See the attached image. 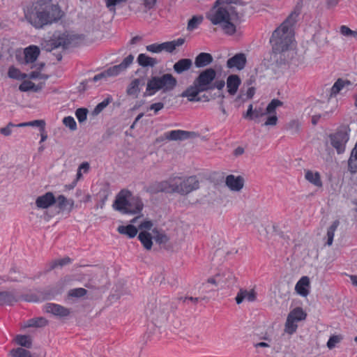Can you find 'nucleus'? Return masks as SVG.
<instances>
[{
    "label": "nucleus",
    "mask_w": 357,
    "mask_h": 357,
    "mask_svg": "<svg viewBox=\"0 0 357 357\" xmlns=\"http://www.w3.org/2000/svg\"><path fill=\"white\" fill-rule=\"evenodd\" d=\"M241 0H216L213 6L206 13V18L214 25H219L224 32L233 35L236 32V24L243 16Z\"/></svg>",
    "instance_id": "nucleus-1"
},
{
    "label": "nucleus",
    "mask_w": 357,
    "mask_h": 357,
    "mask_svg": "<svg viewBox=\"0 0 357 357\" xmlns=\"http://www.w3.org/2000/svg\"><path fill=\"white\" fill-rule=\"evenodd\" d=\"M63 16L64 12L61 7L52 0H38L24 12L26 21L36 29L57 23Z\"/></svg>",
    "instance_id": "nucleus-2"
},
{
    "label": "nucleus",
    "mask_w": 357,
    "mask_h": 357,
    "mask_svg": "<svg viewBox=\"0 0 357 357\" xmlns=\"http://www.w3.org/2000/svg\"><path fill=\"white\" fill-rule=\"evenodd\" d=\"M303 2H298L294 10L287 18L272 33L270 43L273 49L278 52L288 50L293 40V26L297 22V18L301 13Z\"/></svg>",
    "instance_id": "nucleus-3"
},
{
    "label": "nucleus",
    "mask_w": 357,
    "mask_h": 357,
    "mask_svg": "<svg viewBox=\"0 0 357 357\" xmlns=\"http://www.w3.org/2000/svg\"><path fill=\"white\" fill-rule=\"evenodd\" d=\"M216 77V71L212 68H206L201 71L194 79L192 85L189 86L182 92L181 96L187 98L190 102H199L202 100L199 94L204 91L211 90L212 82Z\"/></svg>",
    "instance_id": "nucleus-4"
},
{
    "label": "nucleus",
    "mask_w": 357,
    "mask_h": 357,
    "mask_svg": "<svg viewBox=\"0 0 357 357\" xmlns=\"http://www.w3.org/2000/svg\"><path fill=\"white\" fill-rule=\"evenodd\" d=\"M112 206L122 214L135 215L142 212L144 204L139 197L132 196L130 191L121 190L116 195Z\"/></svg>",
    "instance_id": "nucleus-5"
},
{
    "label": "nucleus",
    "mask_w": 357,
    "mask_h": 357,
    "mask_svg": "<svg viewBox=\"0 0 357 357\" xmlns=\"http://www.w3.org/2000/svg\"><path fill=\"white\" fill-rule=\"evenodd\" d=\"M177 85L176 79L169 73L161 76H152L148 79L144 97L155 95L158 91L167 93L172 91Z\"/></svg>",
    "instance_id": "nucleus-6"
},
{
    "label": "nucleus",
    "mask_w": 357,
    "mask_h": 357,
    "mask_svg": "<svg viewBox=\"0 0 357 357\" xmlns=\"http://www.w3.org/2000/svg\"><path fill=\"white\" fill-rule=\"evenodd\" d=\"M81 38L82 37L79 35L70 34L67 32L58 35L54 34L52 38L42 44V48L47 52H51L59 47L68 49L76 46Z\"/></svg>",
    "instance_id": "nucleus-7"
},
{
    "label": "nucleus",
    "mask_w": 357,
    "mask_h": 357,
    "mask_svg": "<svg viewBox=\"0 0 357 357\" xmlns=\"http://www.w3.org/2000/svg\"><path fill=\"white\" fill-rule=\"evenodd\" d=\"M172 190L181 195H187L199 188V180L197 176H176L172 178Z\"/></svg>",
    "instance_id": "nucleus-8"
},
{
    "label": "nucleus",
    "mask_w": 357,
    "mask_h": 357,
    "mask_svg": "<svg viewBox=\"0 0 357 357\" xmlns=\"http://www.w3.org/2000/svg\"><path fill=\"white\" fill-rule=\"evenodd\" d=\"M350 128L347 125L340 126L335 133L329 135L331 146L338 154L344 152L346 144L349 139Z\"/></svg>",
    "instance_id": "nucleus-9"
},
{
    "label": "nucleus",
    "mask_w": 357,
    "mask_h": 357,
    "mask_svg": "<svg viewBox=\"0 0 357 357\" xmlns=\"http://www.w3.org/2000/svg\"><path fill=\"white\" fill-rule=\"evenodd\" d=\"M133 60L134 56L132 54H129L122 61L121 63L113 66L107 68L106 70L96 75L93 77L92 80L93 82H97L108 77L117 76L123 72L126 71L127 68L132 63Z\"/></svg>",
    "instance_id": "nucleus-10"
},
{
    "label": "nucleus",
    "mask_w": 357,
    "mask_h": 357,
    "mask_svg": "<svg viewBox=\"0 0 357 357\" xmlns=\"http://www.w3.org/2000/svg\"><path fill=\"white\" fill-rule=\"evenodd\" d=\"M218 282V286L220 285L222 289L229 288L233 287L236 278L230 270H225L214 275Z\"/></svg>",
    "instance_id": "nucleus-11"
},
{
    "label": "nucleus",
    "mask_w": 357,
    "mask_h": 357,
    "mask_svg": "<svg viewBox=\"0 0 357 357\" xmlns=\"http://www.w3.org/2000/svg\"><path fill=\"white\" fill-rule=\"evenodd\" d=\"M199 135L195 132L174 130L164 134V138L169 141H183L190 138H195Z\"/></svg>",
    "instance_id": "nucleus-12"
},
{
    "label": "nucleus",
    "mask_w": 357,
    "mask_h": 357,
    "mask_svg": "<svg viewBox=\"0 0 357 357\" xmlns=\"http://www.w3.org/2000/svg\"><path fill=\"white\" fill-rule=\"evenodd\" d=\"M44 310L45 312L52 314L59 318L68 317L71 312L69 308L53 303H46L44 306Z\"/></svg>",
    "instance_id": "nucleus-13"
},
{
    "label": "nucleus",
    "mask_w": 357,
    "mask_h": 357,
    "mask_svg": "<svg viewBox=\"0 0 357 357\" xmlns=\"http://www.w3.org/2000/svg\"><path fill=\"white\" fill-rule=\"evenodd\" d=\"M247 63V58L244 53H237L227 61V67L229 69L242 70Z\"/></svg>",
    "instance_id": "nucleus-14"
},
{
    "label": "nucleus",
    "mask_w": 357,
    "mask_h": 357,
    "mask_svg": "<svg viewBox=\"0 0 357 357\" xmlns=\"http://www.w3.org/2000/svg\"><path fill=\"white\" fill-rule=\"evenodd\" d=\"M245 179L242 176L229 174L226 176L225 185L231 191L240 192L244 187Z\"/></svg>",
    "instance_id": "nucleus-15"
},
{
    "label": "nucleus",
    "mask_w": 357,
    "mask_h": 357,
    "mask_svg": "<svg viewBox=\"0 0 357 357\" xmlns=\"http://www.w3.org/2000/svg\"><path fill=\"white\" fill-rule=\"evenodd\" d=\"M56 203V198L54 194L51 192H47L45 194L39 196L36 199V205L39 208H47Z\"/></svg>",
    "instance_id": "nucleus-16"
},
{
    "label": "nucleus",
    "mask_w": 357,
    "mask_h": 357,
    "mask_svg": "<svg viewBox=\"0 0 357 357\" xmlns=\"http://www.w3.org/2000/svg\"><path fill=\"white\" fill-rule=\"evenodd\" d=\"M257 299V293L254 289L250 291L241 288L237 293L235 301L238 305L242 303L245 300L248 302H254Z\"/></svg>",
    "instance_id": "nucleus-17"
},
{
    "label": "nucleus",
    "mask_w": 357,
    "mask_h": 357,
    "mask_svg": "<svg viewBox=\"0 0 357 357\" xmlns=\"http://www.w3.org/2000/svg\"><path fill=\"white\" fill-rule=\"evenodd\" d=\"M218 284L215 276L209 277L205 282H202L200 287L202 293L205 295H210L218 290Z\"/></svg>",
    "instance_id": "nucleus-18"
},
{
    "label": "nucleus",
    "mask_w": 357,
    "mask_h": 357,
    "mask_svg": "<svg viewBox=\"0 0 357 357\" xmlns=\"http://www.w3.org/2000/svg\"><path fill=\"white\" fill-rule=\"evenodd\" d=\"M87 290L84 288H75L70 289L65 298V301L68 303L73 304L75 302V298H81L86 296Z\"/></svg>",
    "instance_id": "nucleus-19"
},
{
    "label": "nucleus",
    "mask_w": 357,
    "mask_h": 357,
    "mask_svg": "<svg viewBox=\"0 0 357 357\" xmlns=\"http://www.w3.org/2000/svg\"><path fill=\"white\" fill-rule=\"evenodd\" d=\"M146 79L144 77L134 79L128 85L126 92L129 96H135L137 97L140 91L139 86L145 84Z\"/></svg>",
    "instance_id": "nucleus-20"
},
{
    "label": "nucleus",
    "mask_w": 357,
    "mask_h": 357,
    "mask_svg": "<svg viewBox=\"0 0 357 357\" xmlns=\"http://www.w3.org/2000/svg\"><path fill=\"white\" fill-rule=\"evenodd\" d=\"M213 61L212 55L206 52L199 53L195 59V66L198 68L209 66Z\"/></svg>",
    "instance_id": "nucleus-21"
},
{
    "label": "nucleus",
    "mask_w": 357,
    "mask_h": 357,
    "mask_svg": "<svg viewBox=\"0 0 357 357\" xmlns=\"http://www.w3.org/2000/svg\"><path fill=\"white\" fill-rule=\"evenodd\" d=\"M172 178H169V181H162L160 183H157L153 185L149 188V191L151 193H158L160 192H164L167 193L174 192L172 190Z\"/></svg>",
    "instance_id": "nucleus-22"
},
{
    "label": "nucleus",
    "mask_w": 357,
    "mask_h": 357,
    "mask_svg": "<svg viewBox=\"0 0 357 357\" xmlns=\"http://www.w3.org/2000/svg\"><path fill=\"white\" fill-rule=\"evenodd\" d=\"M61 294V289L57 286L48 287L39 292L42 300H52Z\"/></svg>",
    "instance_id": "nucleus-23"
},
{
    "label": "nucleus",
    "mask_w": 357,
    "mask_h": 357,
    "mask_svg": "<svg viewBox=\"0 0 357 357\" xmlns=\"http://www.w3.org/2000/svg\"><path fill=\"white\" fill-rule=\"evenodd\" d=\"M241 84V80L238 75H231L227 79V87L230 95H234Z\"/></svg>",
    "instance_id": "nucleus-24"
},
{
    "label": "nucleus",
    "mask_w": 357,
    "mask_h": 357,
    "mask_svg": "<svg viewBox=\"0 0 357 357\" xmlns=\"http://www.w3.org/2000/svg\"><path fill=\"white\" fill-rule=\"evenodd\" d=\"M70 262L71 259L69 257H66L63 259L51 261L46 264L43 271V273L46 274L50 272L51 271L55 269L58 266L62 267L65 265L70 264Z\"/></svg>",
    "instance_id": "nucleus-25"
},
{
    "label": "nucleus",
    "mask_w": 357,
    "mask_h": 357,
    "mask_svg": "<svg viewBox=\"0 0 357 357\" xmlns=\"http://www.w3.org/2000/svg\"><path fill=\"white\" fill-rule=\"evenodd\" d=\"M310 287V279L307 276H303L296 283L295 289L302 296H307L309 294L307 287Z\"/></svg>",
    "instance_id": "nucleus-26"
},
{
    "label": "nucleus",
    "mask_w": 357,
    "mask_h": 357,
    "mask_svg": "<svg viewBox=\"0 0 357 357\" xmlns=\"http://www.w3.org/2000/svg\"><path fill=\"white\" fill-rule=\"evenodd\" d=\"M56 202L57 203V207L63 211H67L70 212L74 208V201L73 199H68L62 195L56 199Z\"/></svg>",
    "instance_id": "nucleus-27"
},
{
    "label": "nucleus",
    "mask_w": 357,
    "mask_h": 357,
    "mask_svg": "<svg viewBox=\"0 0 357 357\" xmlns=\"http://www.w3.org/2000/svg\"><path fill=\"white\" fill-rule=\"evenodd\" d=\"M192 66V61L190 59H181L174 63L173 68L177 74H181L190 70Z\"/></svg>",
    "instance_id": "nucleus-28"
},
{
    "label": "nucleus",
    "mask_w": 357,
    "mask_h": 357,
    "mask_svg": "<svg viewBox=\"0 0 357 357\" xmlns=\"http://www.w3.org/2000/svg\"><path fill=\"white\" fill-rule=\"evenodd\" d=\"M266 111L264 112L262 108H255L253 109L252 104L248 106L247 112L243 114V118L249 120H255L264 115H266Z\"/></svg>",
    "instance_id": "nucleus-29"
},
{
    "label": "nucleus",
    "mask_w": 357,
    "mask_h": 357,
    "mask_svg": "<svg viewBox=\"0 0 357 357\" xmlns=\"http://www.w3.org/2000/svg\"><path fill=\"white\" fill-rule=\"evenodd\" d=\"M40 54V50L37 46L31 45L24 50L25 63H33Z\"/></svg>",
    "instance_id": "nucleus-30"
},
{
    "label": "nucleus",
    "mask_w": 357,
    "mask_h": 357,
    "mask_svg": "<svg viewBox=\"0 0 357 357\" xmlns=\"http://www.w3.org/2000/svg\"><path fill=\"white\" fill-rule=\"evenodd\" d=\"M16 302H17V298L13 291L0 292V305H12Z\"/></svg>",
    "instance_id": "nucleus-31"
},
{
    "label": "nucleus",
    "mask_w": 357,
    "mask_h": 357,
    "mask_svg": "<svg viewBox=\"0 0 357 357\" xmlns=\"http://www.w3.org/2000/svg\"><path fill=\"white\" fill-rule=\"evenodd\" d=\"M185 43V39L183 38H178L172 41L165 42L160 43L161 51H165L169 53H172L176 47L181 46Z\"/></svg>",
    "instance_id": "nucleus-32"
},
{
    "label": "nucleus",
    "mask_w": 357,
    "mask_h": 357,
    "mask_svg": "<svg viewBox=\"0 0 357 357\" xmlns=\"http://www.w3.org/2000/svg\"><path fill=\"white\" fill-rule=\"evenodd\" d=\"M137 61L138 64L144 68L154 67L158 63V61L155 58L151 57L146 54H139L137 56Z\"/></svg>",
    "instance_id": "nucleus-33"
},
{
    "label": "nucleus",
    "mask_w": 357,
    "mask_h": 357,
    "mask_svg": "<svg viewBox=\"0 0 357 357\" xmlns=\"http://www.w3.org/2000/svg\"><path fill=\"white\" fill-rule=\"evenodd\" d=\"M291 335L283 332L280 337L276 340L275 349L277 351H280L284 349H288L290 347Z\"/></svg>",
    "instance_id": "nucleus-34"
},
{
    "label": "nucleus",
    "mask_w": 357,
    "mask_h": 357,
    "mask_svg": "<svg viewBox=\"0 0 357 357\" xmlns=\"http://www.w3.org/2000/svg\"><path fill=\"white\" fill-rule=\"evenodd\" d=\"M146 313L152 316L153 319H158L163 317L165 309L161 310L160 307H158L155 303L150 302L146 307Z\"/></svg>",
    "instance_id": "nucleus-35"
},
{
    "label": "nucleus",
    "mask_w": 357,
    "mask_h": 357,
    "mask_svg": "<svg viewBox=\"0 0 357 357\" xmlns=\"http://www.w3.org/2000/svg\"><path fill=\"white\" fill-rule=\"evenodd\" d=\"M138 238L146 250H150L151 249L153 236H152L149 232L146 231H141L138 235Z\"/></svg>",
    "instance_id": "nucleus-36"
},
{
    "label": "nucleus",
    "mask_w": 357,
    "mask_h": 357,
    "mask_svg": "<svg viewBox=\"0 0 357 357\" xmlns=\"http://www.w3.org/2000/svg\"><path fill=\"white\" fill-rule=\"evenodd\" d=\"M43 86L42 83L36 85L31 81L25 80L19 86V90L23 92L29 91L31 90L34 92H38L43 89Z\"/></svg>",
    "instance_id": "nucleus-37"
},
{
    "label": "nucleus",
    "mask_w": 357,
    "mask_h": 357,
    "mask_svg": "<svg viewBox=\"0 0 357 357\" xmlns=\"http://www.w3.org/2000/svg\"><path fill=\"white\" fill-rule=\"evenodd\" d=\"M305 178L307 181L317 187L322 186L320 174L317 172H313L311 170H307L305 172Z\"/></svg>",
    "instance_id": "nucleus-38"
},
{
    "label": "nucleus",
    "mask_w": 357,
    "mask_h": 357,
    "mask_svg": "<svg viewBox=\"0 0 357 357\" xmlns=\"http://www.w3.org/2000/svg\"><path fill=\"white\" fill-rule=\"evenodd\" d=\"M348 169L351 173L357 172V142L349 158Z\"/></svg>",
    "instance_id": "nucleus-39"
},
{
    "label": "nucleus",
    "mask_w": 357,
    "mask_h": 357,
    "mask_svg": "<svg viewBox=\"0 0 357 357\" xmlns=\"http://www.w3.org/2000/svg\"><path fill=\"white\" fill-rule=\"evenodd\" d=\"M117 231L121 234L126 235L129 238H134L137 234V229L132 225H121L117 228Z\"/></svg>",
    "instance_id": "nucleus-40"
},
{
    "label": "nucleus",
    "mask_w": 357,
    "mask_h": 357,
    "mask_svg": "<svg viewBox=\"0 0 357 357\" xmlns=\"http://www.w3.org/2000/svg\"><path fill=\"white\" fill-rule=\"evenodd\" d=\"M350 84L349 80L338 79L331 89L330 97L336 96L345 86Z\"/></svg>",
    "instance_id": "nucleus-41"
},
{
    "label": "nucleus",
    "mask_w": 357,
    "mask_h": 357,
    "mask_svg": "<svg viewBox=\"0 0 357 357\" xmlns=\"http://www.w3.org/2000/svg\"><path fill=\"white\" fill-rule=\"evenodd\" d=\"M288 317L297 322L299 321L305 320L306 319L307 314L301 307H298L291 310L289 313Z\"/></svg>",
    "instance_id": "nucleus-42"
},
{
    "label": "nucleus",
    "mask_w": 357,
    "mask_h": 357,
    "mask_svg": "<svg viewBox=\"0 0 357 357\" xmlns=\"http://www.w3.org/2000/svg\"><path fill=\"white\" fill-rule=\"evenodd\" d=\"M17 344L25 348L30 349L32 346V340L30 336L26 335H17L15 337Z\"/></svg>",
    "instance_id": "nucleus-43"
},
{
    "label": "nucleus",
    "mask_w": 357,
    "mask_h": 357,
    "mask_svg": "<svg viewBox=\"0 0 357 357\" xmlns=\"http://www.w3.org/2000/svg\"><path fill=\"white\" fill-rule=\"evenodd\" d=\"M152 233L153 234V239L160 245L165 244L169 240V237L164 232H160L156 228L152 230Z\"/></svg>",
    "instance_id": "nucleus-44"
},
{
    "label": "nucleus",
    "mask_w": 357,
    "mask_h": 357,
    "mask_svg": "<svg viewBox=\"0 0 357 357\" xmlns=\"http://www.w3.org/2000/svg\"><path fill=\"white\" fill-rule=\"evenodd\" d=\"M339 224L340 222L338 220L334 221L327 230V242L326 244L328 246L333 244L335 231L337 229Z\"/></svg>",
    "instance_id": "nucleus-45"
},
{
    "label": "nucleus",
    "mask_w": 357,
    "mask_h": 357,
    "mask_svg": "<svg viewBox=\"0 0 357 357\" xmlns=\"http://www.w3.org/2000/svg\"><path fill=\"white\" fill-rule=\"evenodd\" d=\"M297 328H298V325L296 324V321H294L293 319H291V318H290L289 317L287 316V320H286V322L284 324V332L287 334L292 335L296 331Z\"/></svg>",
    "instance_id": "nucleus-46"
},
{
    "label": "nucleus",
    "mask_w": 357,
    "mask_h": 357,
    "mask_svg": "<svg viewBox=\"0 0 357 357\" xmlns=\"http://www.w3.org/2000/svg\"><path fill=\"white\" fill-rule=\"evenodd\" d=\"M8 75L9 77L15 79L17 80H22L28 77V75L22 73L20 70L13 66H11L8 69Z\"/></svg>",
    "instance_id": "nucleus-47"
},
{
    "label": "nucleus",
    "mask_w": 357,
    "mask_h": 357,
    "mask_svg": "<svg viewBox=\"0 0 357 357\" xmlns=\"http://www.w3.org/2000/svg\"><path fill=\"white\" fill-rule=\"evenodd\" d=\"M283 105V102L279 99H273L267 105L266 109V114H276V108Z\"/></svg>",
    "instance_id": "nucleus-48"
},
{
    "label": "nucleus",
    "mask_w": 357,
    "mask_h": 357,
    "mask_svg": "<svg viewBox=\"0 0 357 357\" xmlns=\"http://www.w3.org/2000/svg\"><path fill=\"white\" fill-rule=\"evenodd\" d=\"M10 355L13 357H31V352L22 347L12 349Z\"/></svg>",
    "instance_id": "nucleus-49"
},
{
    "label": "nucleus",
    "mask_w": 357,
    "mask_h": 357,
    "mask_svg": "<svg viewBox=\"0 0 357 357\" xmlns=\"http://www.w3.org/2000/svg\"><path fill=\"white\" fill-rule=\"evenodd\" d=\"M343 340L342 335H333L327 342L326 346L329 349H333Z\"/></svg>",
    "instance_id": "nucleus-50"
},
{
    "label": "nucleus",
    "mask_w": 357,
    "mask_h": 357,
    "mask_svg": "<svg viewBox=\"0 0 357 357\" xmlns=\"http://www.w3.org/2000/svg\"><path fill=\"white\" fill-rule=\"evenodd\" d=\"M202 20L203 17L202 16H193L188 23V30L192 31L196 29Z\"/></svg>",
    "instance_id": "nucleus-51"
},
{
    "label": "nucleus",
    "mask_w": 357,
    "mask_h": 357,
    "mask_svg": "<svg viewBox=\"0 0 357 357\" xmlns=\"http://www.w3.org/2000/svg\"><path fill=\"white\" fill-rule=\"evenodd\" d=\"M87 114L88 109L86 108H78L75 111V116L80 123L84 122L86 120Z\"/></svg>",
    "instance_id": "nucleus-52"
},
{
    "label": "nucleus",
    "mask_w": 357,
    "mask_h": 357,
    "mask_svg": "<svg viewBox=\"0 0 357 357\" xmlns=\"http://www.w3.org/2000/svg\"><path fill=\"white\" fill-rule=\"evenodd\" d=\"M63 123L68 127L71 130H75L77 129V123L72 116H66L63 119Z\"/></svg>",
    "instance_id": "nucleus-53"
},
{
    "label": "nucleus",
    "mask_w": 357,
    "mask_h": 357,
    "mask_svg": "<svg viewBox=\"0 0 357 357\" xmlns=\"http://www.w3.org/2000/svg\"><path fill=\"white\" fill-rule=\"evenodd\" d=\"M255 93V88L253 86H250L248 89L245 95L243 94L242 91H241V93L238 96L236 99H239V100L241 99V100H243V101H245V99H251L254 96Z\"/></svg>",
    "instance_id": "nucleus-54"
},
{
    "label": "nucleus",
    "mask_w": 357,
    "mask_h": 357,
    "mask_svg": "<svg viewBox=\"0 0 357 357\" xmlns=\"http://www.w3.org/2000/svg\"><path fill=\"white\" fill-rule=\"evenodd\" d=\"M109 98L105 99L103 101L98 103L96 106L92 114L93 115H98L109 105Z\"/></svg>",
    "instance_id": "nucleus-55"
},
{
    "label": "nucleus",
    "mask_w": 357,
    "mask_h": 357,
    "mask_svg": "<svg viewBox=\"0 0 357 357\" xmlns=\"http://www.w3.org/2000/svg\"><path fill=\"white\" fill-rule=\"evenodd\" d=\"M287 128L292 134L296 133L299 130L300 123L297 120H292L288 123Z\"/></svg>",
    "instance_id": "nucleus-56"
},
{
    "label": "nucleus",
    "mask_w": 357,
    "mask_h": 357,
    "mask_svg": "<svg viewBox=\"0 0 357 357\" xmlns=\"http://www.w3.org/2000/svg\"><path fill=\"white\" fill-rule=\"evenodd\" d=\"M28 77L29 79H47L49 78V75L46 74H42L40 71H33L29 75H28Z\"/></svg>",
    "instance_id": "nucleus-57"
},
{
    "label": "nucleus",
    "mask_w": 357,
    "mask_h": 357,
    "mask_svg": "<svg viewBox=\"0 0 357 357\" xmlns=\"http://www.w3.org/2000/svg\"><path fill=\"white\" fill-rule=\"evenodd\" d=\"M28 126H37L40 128V131H44L45 121L44 120H34L27 122Z\"/></svg>",
    "instance_id": "nucleus-58"
},
{
    "label": "nucleus",
    "mask_w": 357,
    "mask_h": 357,
    "mask_svg": "<svg viewBox=\"0 0 357 357\" xmlns=\"http://www.w3.org/2000/svg\"><path fill=\"white\" fill-rule=\"evenodd\" d=\"M15 127V124L9 123L6 127L0 128V133L4 136H9L12 133V128Z\"/></svg>",
    "instance_id": "nucleus-59"
},
{
    "label": "nucleus",
    "mask_w": 357,
    "mask_h": 357,
    "mask_svg": "<svg viewBox=\"0 0 357 357\" xmlns=\"http://www.w3.org/2000/svg\"><path fill=\"white\" fill-rule=\"evenodd\" d=\"M147 51L153 53H160L161 52V45L160 43H153L149 45L146 47Z\"/></svg>",
    "instance_id": "nucleus-60"
},
{
    "label": "nucleus",
    "mask_w": 357,
    "mask_h": 357,
    "mask_svg": "<svg viewBox=\"0 0 357 357\" xmlns=\"http://www.w3.org/2000/svg\"><path fill=\"white\" fill-rule=\"evenodd\" d=\"M164 106H165V104L163 102H158L151 104L149 106V109L153 110L155 114H156L160 110H161L162 109L164 108Z\"/></svg>",
    "instance_id": "nucleus-61"
},
{
    "label": "nucleus",
    "mask_w": 357,
    "mask_h": 357,
    "mask_svg": "<svg viewBox=\"0 0 357 357\" xmlns=\"http://www.w3.org/2000/svg\"><path fill=\"white\" fill-rule=\"evenodd\" d=\"M277 123L278 117L276 114H271V116L267 118L266 122L264 123V126H275Z\"/></svg>",
    "instance_id": "nucleus-62"
},
{
    "label": "nucleus",
    "mask_w": 357,
    "mask_h": 357,
    "mask_svg": "<svg viewBox=\"0 0 357 357\" xmlns=\"http://www.w3.org/2000/svg\"><path fill=\"white\" fill-rule=\"evenodd\" d=\"M225 85V82L222 79H219V80H215V81L214 80L212 82V86H211V90H213L214 89H218V90H222L224 88Z\"/></svg>",
    "instance_id": "nucleus-63"
},
{
    "label": "nucleus",
    "mask_w": 357,
    "mask_h": 357,
    "mask_svg": "<svg viewBox=\"0 0 357 357\" xmlns=\"http://www.w3.org/2000/svg\"><path fill=\"white\" fill-rule=\"evenodd\" d=\"M36 327H44L48 324V321L43 317L35 318Z\"/></svg>",
    "instance_id": "nucleus-64"
}]
</instances>
